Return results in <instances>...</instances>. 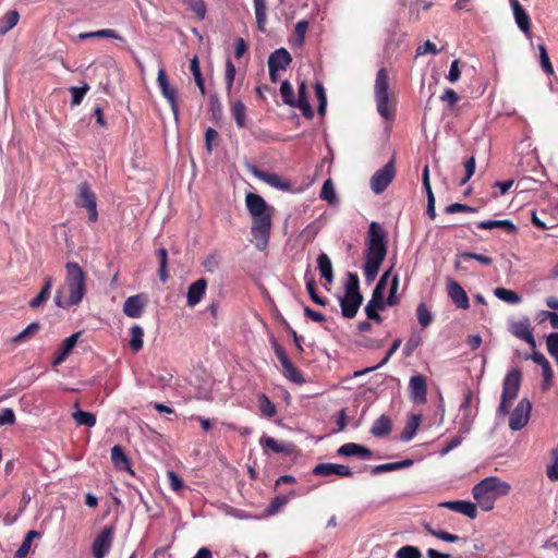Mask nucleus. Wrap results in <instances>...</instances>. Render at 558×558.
Instances as JSON below:
<instances>
[{
  "label": "nucleus",
  "instance_id": "1",
  "mask_svg": "<svg viewBox=\"0 0 558 558\" xmlns=\"http://www.w3.org/2000/svg\"><path fill=\"white\" fill-rule=\"evenodd\" d=\"M245 205L252 217L251 234L255 240V246L263 251L269 241L272 208L260 195L255 193L246 195Z\"/></svg>",
  "mask_w": 558,
  "mask_h": 558
},
{
  "label": "nucleus",
  "instance_id": "2",
  "mask_svg": "<svg viewBox=\"0 0 558 558\" xmlns=\"http://www.w3.org/2000/svg\"><path fill=\"white\" fill-rule=\"evenodd\" d=\"M65 281L54 295L58 307L70 308L77 306L86 294V275L83 268L75 262L65 264Z\"/></svg>",
  "mask_w": 558,
  "mask_h": 558
},
{
  "label": "nucleus",
  "instance_id": "3",
  "mask_svg": "<svg viewBox=\"0 0 558 558\" xmlns=\"http://www.w3.org/2000/svg\"><path fill=\"white\" fill-rule=\"evenodd\" d=\"M387 234L383 227L373 221L369 225L368 238L365 250L364 277L367 283L373 282L387 255Z\"/></svg>",
  "mask_w": 558,
  "mask_h": 558
},
{
  "label": "nucleus",
  "instance_id": "4",
  "mask_svg": "<svg viewBox=\"0 0 558 558\" xmlns=\"http://www.w3.org/2000/svg\"><path fill=\"white\" fill-rule=\"evenodd\" d=\"M510 489L509 483L497 476H489L474 485L472 495L482 510L489 511L494 508L496 499L507 496Z\"/></svg>",
  "mask_w": 558,
  "mask_h": 558
},
{
  "label": "nucleus",
  "instance_id": "5",
  "mask_svg": "<svg viewBox=\"0 0 558 558\" xmlns=\"http://www.w3.org/2000/svg\"><path fill=\"white\" fill-rule=\"evenodd\" d=\"M389 77L387 70L381 68L376 74L374 85V96L379 116L386 120H391L396 113V107L389 99Z\"/></svg>",
  "mask_w": 558,
  "mask_h": 558
},
{
  "label": "nucleus",
  "instance_id": "6",
  "mask_svg": "<svg viewBox=\"0 0 558 558\" xmlns=\"http://www.w3.org/2000/svg\"><path fill=\"white\" fill-rule=\"evenodd\" d=\"M522 381V372L519 368L509 371L502 381V392L500 397V403L498 407V413L500 415H507L509 410L517 399Z\"/></svg>",
  "mask_w": 558,
  "mask_h": 558
},
{
  "label": "nucleus",
  "instance_id": "7",
  "mask_svg": "<svg viewBox=\"0 0 558 558\" xmlns=\"http://www.w3.org/2000/svg\"><path fill=\"white\" fill-rule=\"evenodd\" d=\"M392 268H389L387 271L378 280L375 289L373 290L372 298L365 306V314L368 319L375 320L377 323H381L383 318L378 314V310H384L386 301H384V292L387 287L388 278L391 274Z\"/></svg>",
  "mask_w": 558,
  "mask_h": 558
},
{
  "label": "nucleus",
  "instance_id": "8",
  "mask_svg": "<svg viewBox=\"0 0 558 558\" xmlns=\"http://www.w3.org/2000/svg\"><path fill=\"white\" fill-rule=\"evenodd\" d=\"M75 204L78 207H83V208L87 209L88 220L90 222L97 221V219H98L97 198H96V194L92 190L88 182L84 181L77 185Z\"/></svg>",
  "mask_w": 558,
  "mask_h": 558
},
{
  "label": "nucleus",
  "instance_id": "9",
  "mask_svg": "<svg viewBox=\"0 0 558 558\" xmlns=\"http://www.w3.org/2000/svg\"><path fill=\"white\" fill-rule=\"evenodd\" d=\"M396 175L393 158L383 168L378 169L371 179V189L375 194H381L391 183Z\"/></svg>",
  "mask_w": 558,
  "mask_h": 558
},
{
  "label": "nucleus",
  "instance_id": "10",
  "mask_svg": "<svg viewBox=\"0 0 558 558\" xmlns=\"http://www.w3.org/2000/svg\"><path fill=\"white\" fill-rule=\"evenodd\" d=\"M532 411V403L523 398L519 401L509 417V428L513 432L521 430L529 422Z\"/></svg>",
  "mask_w": 558,
  "mask_h": 558
},
{
  "label": "nucleus",
  "instance_id": "11",
  "mask_svg": "<svg viewBox=\"0 0 558 558\" xmlns=\"http://www.w3.org/2000/svg\"><path fill=\"white\" fill-rule=\"evenodd\" d=\"M114 537V527L105 526L101 532L95 537L92 554L94 558H105L109 553Z\"/></svg>",
  "mask_w": 558,
  "mask_h": 558
},
{
  "label": "nucleus",
  "instance_id": "12",
  "mask_svg": "<svg viewBox=\"0 0 558 558\" xmlns=\"http://www.w3.org/2000/svg\"><path fill=\"white\" fill-rule=\"evenodd\" d=\"M157 83L161 90L162 96L170 104L174 118L178 119L179 106L177 101V90L169 84L168 76L163 68H159L158 70Z\"/></svg>",
  "mask_w": 558,
  "mask_h": 558
},
{
  "label": "nucleus",
  "instance_id": "13",
  "mask_svg": "<svg viewBox=\"0 0 558 558\" xmlns=\"http://www.w3.org/2000/svg\"><path fill=\"white\" fill-rule=\"evenodd\" d=\"M509 330L514 337L525 341L532 349L536 348V341L534 339L529 318L511 323Z\"/></svg>",
  "mask_w": 558,
  "mask_h": 558
},
{
  "label": "nucleus",
  "instance_id": "14",
  "mask_svg": "<svg viewBox=\"0 0 558 558\" xmlns=\"http://www.w3.org/2000/svg\"><path fill=\"white\" fill-rule=\"evenodd\" d=\"M447 292L452 303L462 310H468L470 307L469 296L465 290L454 281L453 279H447Z\"/></svg>",
  "mask_w": 558,
  "mask_h": 558
},
{
  "label": "nucleus",
  "instance_id": "15",
  "mask_svg": "<svg viewBox=\"0 0 558 558\" xmlns=\"http://www.w3.org/2000/svg\"><path fill=\"white\" fill-rule=\"evenodd\" d=\"M252 174L258 180L269 184L270 186L281 190L288 191L291 189V183L289 181H284L279 174L274 172H266L257 169L256 167H252Z\"/></svg>",
  "mask_w": 558,
  "mask_h": 558
},
{
  "label": "nucleus",
  "instance_id": "16",
  "mask_svg": "<svg viewBox=\"0 0 558 558\" xmlns=\"http://www.w3.org/2000/svg\"><path fill=\"white\" fill-rule=\"evenodd\" d=\"M313 474L318 476L338 475L341 477H351L352 470L343 464L319 463L313 469Z\"/></svg>",
  "mask_w": 558,
  "mask_h": 558
},
{
  "label": "nucleus",
  "instance_id": "17",
  "mask_svg": "<svg viewBox=\"0 0 558 558\" xmlns=\"http://www.w3.org/2000/svg\"><path fill=\"white\" fill-rule=\"evenodd\" d=\"M341 314L344 318L352 319L355 317L362 302V294H344L340 298Z\"/></svg>",
  "mask_w": 558,
  "mask_h": 558
},
{
  "label": "nucleus",
  "instance_id": "18",
  "mask_svg": "<svg viewBox=\"0 0 558 558\" xmlns=\"http://www.w3.org/2000/svg\"><path fill=\"white\" fill-rule=\"evenodd\" d=\"M409 391L413 401L425 402L427 396L426 378L423 375L412 376L409 383Z\"/></svg>",
  "mask_w": 558,
  "mask_h": 558
},
{
  "label": "nucleus",
  "instance_id": "19",
  "mask_svg": "<svg viewBox=\"0 0 558 558\" xmlns=\"http://www.w3.org/2000/svg\"><path fill=\"white\" fill-rule=\"evenodd\" d=\"M259 442L265 450H270L275 453H283L286 456H290L295 450V446L293 444L279 441L270 436H263Z\"/></svg>",
  "mask_w": 558,
  "mask_h": 558
},
{
  "label": "nucleus",
  "instance_id": "20",
  "mask_svg": "<svg viewBox=\"0 0 558 558\" xmlns=\"http://www.w3.org/2000/svg\"><path fill=\"white\" fill-rule=\"evenodd\" d=\"M146 305V300L143 294H135L128 298L123 305V312L128 317L138 318L142 316Z\"/></svg>",
  "mask_w": 558,
  "mask_h": 558
},
{
  "label": "nucleus",
  "instance_id": "21",
  "mask_svg": "<svg viewBox=\"0 0 558 558\" xmlns=\"http://www.w3.org/2000/svg\"><path fill=\"white\" fill-rule=\"evenodd\" d=\"M439 506L462 513L470 519H475L477 517L476 505L468 500L444 501L439 504Z\"/></svg>",
  "mask_w": 558,
  "mask_h": 558
},
{
  "label": "nucleus",
  "instance_id": "22",
  "mask_svg": "<svg viewBox=\"0 0 558 558\" xmlns=\"http://www.w3.org/2000/svg\"><path fill=\"white\" fill-rule=\"evenodd\" d=\"M207 288V281L204 278L191 283L187 289L186 303L189 306H195L203 299Z\"/></svg>",
  "mask_w": 558,
  "mask_h": 558
},
{
  "label": "nucleus",
  "instance_id": "23",
  "mask_svg": "<svg viewBox=\"0 0 558 558\" xmlns=\"http://www.w3.org/2000/svg\"><path fill=\"white\" fill-rule=\"evenodd\" d=\"M293 107L299 108L306 119H312L314 116L313 108L307 98V86L305 82H302L299 85L298 98L295 99Z\"/></svg>",
  "mask_w": 558,
  "mask_h": 558
},
{
  "label": "nucleus",
  "instance_id": "24",
  "mask_svg": "<svg viewBox=\"0 0 558 558\" xmlns=\"http://www.w3.org/2000/svg\"><path fill=\"white\" fill-rule=\"evenodd\" d=\"M291 62V54L286 48L275 50L268 58V66L277 70H286Z\"/></svg>",
  "mask_w": 558,
  "mask_h": 558
},
{
  "label": "nucleus",
  "instance_id": "25",
  "mask_svg": "<svg viewBox=\"0 0 558 558\" xmlns=\"http://www.w3.org/2000/svg\"><path fill=\"white\" fill-rule=\"evenodd\" d=\"M337 453L343 457L360 456L362 459H368L372 457V451L368 448L355 442H347L342 445L337 450Z\"/></svg>",
  "mask_w": 558,
  "mask_h": 558
},
{
  "label": "nucleus",
  "instance_id": "26",
  "mask_svg": "<svg viewBox=\"0 0 558 558\" xmlns=\"http://www.w3.org/2000/svg\"><path fill=\"white\" fill-rule=\"evenodd\" d=\"M111 461L116 469L120 471H126L130 474L134 475V472L130 465V460L128 456L124 453L121 446L117 445L111 448Z\"/></svg>",
  "mask_w": 558,
  "mask_h": 558
},
{
  "label": "nucleus",
  "instance_id": "27",
  "mask_svg": "<svg viewBox=\"0 0 558 558\" xmlns=\"http://www.w3.org/2000/svg\"><path fill=\"white\" fill-rule=\"evenodd\" d=\"M511 3H512L514 20H515L518 27L520 28L521 32L529 35L530 31H531V19L529 16L527 12L525 11V9H523V7L520 4V2H511Z\"/></svg>",
  "mask_w": 558,
  "mask_h": 558
},
{
  "label": "nucleus",
  "instance_id": "28",
  "mask_svg": "<svg viewBox=\"0 0 558 558\" xmlns=\"http://www.w3.org/2000/svg\"><path fill=\"white\" fill-rule=\"evenodd\" d=\"M52 286H53V279L52 277L50 276H47L45 277L44 279V286L40 290V292L29 301V306L32 308H38L40 307L44 303L47 302V300L49 299L50 296V293H51V289H52Z\"/></svg>",
  "mask_w": 558,
  "mask_h": 558
},
{
  "label": "nucleus",
  "instance_id": "29",
  "mask_svg": "<svg viewBox=\"0 0 558 558\" xmlns=\"http://www.w3.org/2000/svg\"><path fill=\"white\" fill-rule=\"evenodd\" d=\"M317 266L322 278L326 280L328 284L333 281V269L329 256L326 253H320L317 257Z\"/></svg>",
  "mask_w": 558,
  "mask_h": 558
},
{
  "label": "nucleus",
  "instance_id": "30",
  "mask_svg": "<svg viewBox=\"0 0 558 558\" xmlns=\"http://www.w3.org/2000/svg\"><path fill=\"white\" fill-rule=\"evenodd\" d=\"M295 496V493L293 490L289 492V494L283 496H277L275 497L270 504L265 509V515L270 517L279 512L289 501L291 498Z\"/></svg>",
  "mask_w": 558,
  "mask_h": 558
},
{
  "label": "nucleus",
  "instance_id": "31",
  "mask_svg": "<svg viewBox=\"0 0 558 558\" xmlns=\"http://www.w3.org/2000/svg\"><path fill=\"white\" fill-rule=\"evenodd\" d=\"M477 227L480 229H494V228H502L508 233H515L518 228L515 225L508 220H485L477 223Z\"/></svg>",
  "mask_w": 558,
  "mask_h": 558
},
{
  "label": "nucleus",
  "instance_id": "32",
  "mask_svg": "<svg viewBox=\"0 0 558 558\" xmlns=\"http://www.w3.org/2000/svg\"><path fill=\"white\" fill-rule=\"evenodd\" d=\"M391 432V420L387 415H380L373 424L371 434L375 437H383Z\"/></svg>",
  "mask_w": 558,
  "mask_h": 558
},
{
  "label": "nucleus",
  "instance_id": "33",
  "mask_svg": "<svg viewBox=\"0 0 558 558\" xmlns=\"http://www.w3.org/2000/svg\"><path fill=\"white\" fill-rule=\"evenodd\" d=\"M421 423V416L412 414L400 435L402 441H410L416 434Z\"/></svg>",
  "mask_w": 558,
  "mask_h": 558
},
{
  "label": "nucleus",
  "instance_id": "34",
  "mask_svg": "<svg viewBox=\"0 0 558 558\" xmlns=\"http://www.w3.org/2000/svg\"><path fill=\"white\" fill-rule=\"evenodd\" d=\"M20 20V13L16 10L8 11L4 16L0 20V36H4L11 31Z\"/></svg>",
  "mask_w": 558,
  "mask_h": 558
},
{
  "label": "nucleus",
  "instance_id": "35",
  "mask_svg": "<svg viewBox=\"0 0 558 558\" xmlns=\"http://www.w3.org/2000/svg\"><path fill=\"white\" fill-rule=\"evenodd\" d=\"M231 114L239 129L246 128V107L241 100H236L232 104Z\"/></svg>",
  "mask_w": 558,
  "mask_h": 558
},
{
  "label": "nucleus",
  "instance_id": "36",
  "mask_svg": "<svg viewBox=\"0 0 558 558\" xmlns=\"http://www.w3.org/2000/svg\"><path fill=\"white\" fill-rule=\"evenodd\" d=\"M39 537H40L39 532H37L35 530L28 531L27 534L25 535L20 548L16 550L14 558H26V556L28 555V553L31 550L33 539L39 538Z\"/></svg>",
  "mask_w": 558,
  "mask_h": 558
},
{
  "label": "nucleus",
  "instance_id": "37",
  "mask_svg": "<svg viewBox=\"0 0 558 558\" xmlns=\"http://www.w3.org/2000/svg\"><path fill=\"white\" fill-rule=\"evenodd\" d=\"M80 39H88V38H113L118 40H122V37L113 29H99L95 32L81 33L78 35Z\"/></svg>",
  "mask_w": 558,
  "mask_h": 558
},
{
  "label": "nucleus",
  "instance_id": "38",
  "mask_svg": "<svg viewBox=\"0 0 558 558\" xmlns=\"http://www.w3.org/2000/svg\"><path fill=\"white\" fill-rule=\"evenodd\" d=\"M72 417L77 425L93 427L96 424V416L92 412L77 409L73 412Z\"/></svg>",
  "mask_w": 558,
  "mask_h": 558
},
{
  "label": "nucleus",
  "instance_id": "39",
  "mask_svg": "<svg viewBox=\"0 0 558 558\" xmlns=\"http://www.w3.org/2000/svg\"><path fill=\"white\" fill-rule=\"evenodd\" d=\"M282 369L284 377L291 380L292 383L299 385L305 383V379L302 376L301 372L298 369V367L294 366V364L291 361L287 362V364H283Z\"/></svg>",
  "mask_w": 558,
  "mask_h": 558
},
{
  "label": "nucleus",
  "instance_id": "40",
  "mask_svg": "<svg viewBox=\"0 0 558 558\" xmlns=\"http://www.w3.org/2000/svg\"><path fill=\"white\" fill-rule=\"evenodd\" d=\"M130 347L134 352H138L143 349V337L144 330L141 326L134 325L131 330Z\"/></svg>",
  "mask_w": 558,
  "mask_h": 558
},
{
  "label": "nucleus",
  "instance_id": "41",
  "mask_svg": "<svg viewBox=\"0 0 558 558\" xmlns=\"http://www.w3.org/2000/svg\"><path fill=\"white\" fill-rule=\"evenodd\" d=\"M494 294L499 300L510 304H518L521 302V296L518 293L506 288H496L494 290Z\"/></svg>",
  "mask_w": 558,
  "mask_h": 558
},
{
  "label": "nucleus",
  "instance_id": "42",
  "mask_svg": "<svg viewBox=\"0 0 558 558\" xmlns=\"http://www.w3.org/2000/svg\"><path fill=\"white\" fill-rule=\"evenodd\" d=\"M39 328H40V325L38 323H32L25 329H23L21 332H19L16 336H14L11 339V341L14 343L27 341L39 330Z\"/></svg>",
  "mask_w": 558,
  "mask_h": 558
},
{
  "label": "nucleus",
  "instance_id": "43",
  "mask_svg": "<svg viewBox=\"0 0 558 558\" xmlns=\"http://www.w3.org/2000/svg\"><path fill=\"white\" fill-rule=\"evenodd\" d=\"M344 294H361L360 292V279L354 272L349 271L347 274V281L344 284Z\"/></svg>",
  "mask_w": 558,
  "mask_h": 558
},
{
  "label": "nucleus",
  "instance_id": "44",
  "mask_svg": "<svg viewBox=\"0 0 558 558\" xmlns=\"http://www.w3.org/2000/svg\"><path fill=\"white\" fill-rule=\"evenodd\" d=\"M401 342H402L401 339H396L392 342V344H391L390 349L388 350V352L386 353L385 357L383 359V361L378 365L373 366V367H367V368H365L364 371H361V372H355L354 375L359 376V375L365 374L367 372L377 369V368L381 367L383 365H385L389 361V359L392 356V354H395V352L400 348Z\"/></svg>",
  "mask_w": 558,
  "mask_h": 558
},
{
  "label": "nucleus",
  "instance_id": "45",
  "mask_svg": "<svg viewBox=\"0 0 558 558\" xmlns=\"http://www.w3.org/2000/svg\"><path fill=\"white\" fill-rule=\"evenodd\" d=\"M236 69L232 61L230 59H227L226 61V72H225V80H226V89L227 95L230 96L234 80H235Z\"/></svg>",
  "mask_w": 558,
  "mask_h": 558
},
{
  "label": "nucleus",
  "instance_id": "46",
  "mask_svg": "<svg viewBox=\"0 0 558 558\" xmlns=\"http://www.w3.org/2000/svg\"><path fill=\"white\" fill-rule=\"evenodd\" d=\"M258 401H259V410L263 415H265L267 417H272L276 415V413H277L276 405L270 401V399L266 395L262 393L258 397Z\"/></svg>",
  "mask_w": 558,
  "mask_h": 558
},
{
  "label": "nucleus",
  "instance_id": "47",
  "mask_svg": "<svg viewBox=\"0 0 558 558\" xmlns=\"http://www.w3.org/2000/svg\"><path fill=\"white\" fill-rule=\"evenodd\" d=\"M190 68H191V72L193 74V77L195 80L197 87L199 88L202 95H205V83H204V78H203V75H202V72L199 69V63H198L197 57H194L191 60Z\"/></svg>",
  "mask_w": 558,
  "mask_h": 558
},
{
  "label": "nucleus",
  "instance_id": "48",
  "mask_svg": "<svg viewBox=\"0 0 558 558\" xmlns=\"http://www.w3.org/2000/svg\"><path fill=\"white\" fill-rule=\"evenodd\" d=\"M416 317L423 328L429 326L433 322V315L424 303H420L416 308Z\"/></svg>",
  "mask_w": 558,
  "mask_h": 558
},
{
  "label": "nucleus",
  "instance_id": "49",
  "mask_svg": "<svg viewBox=\"0 0 558 558\" xmlns=\"http://www.w3.org/2000/svg\"><path fill=\"white\" fill-rule=\"evenodd\" d=\"M320 198L330 204L337 203V195L335 192L333 183L330 179L326 180L320 191Z\"/></svg>",
  "mask_w": 558,
  "mask_h": 558
},
{
  "label": "nucleus",
  "instance_id": "50",
  "mask_svg": "<svg viewBox=\"0 0 558 558\" xmlns=\"http://www.w3.org/2000/svg\"><path fill=\"white\" fill-rule=\"evenodd\" d=\"M280 94H281V97H282V101L286 105H288L290 107L294 106L295 98H294L293 87H292V85L290 84L289 81H283L281 83Z\"/></svg>",
  "mask_w": 558,
  "mask_h": 558
},
{
  "label": "nucleus",
  "instance_id": "51",
  "mask_svg": "<svg viewBox=\"0 0 558 558\" xmlns=\"http://www.w3.org/2000/svg\"><path fill=\"white\" fill-rule=\"evenodd\" d=\"M538 51H539L541 66H542L543 71L549 75L554 74V68L550 62V59H549V56H548L545 45H543V44L538 45Z\"/></svg>",
  "mask_w": 558,
  "mask_h": 558
},
{
  "label": "nucleus",
  "instance_id": "52",
  "mask_svg": "<svg viewBox=\"0 0 558 558\" xmlns=\"http://www.w3.org/2000/svg\"><path fill=\"white\" fill-rule=\"evenodd\" d=\"M306 290L315 304L320 306H325L327 304V300L318 295L316 291V283L313 278H308L306 280Z\"/></svg>",
  "mask_w": 558,
  "mask_h": 558
},
{
  "label": "nucleus",
  "instance_id": "53",
  "mask_svg": "<svg viewBox=\"0 0 558 558\" xmlns=\"http://www.w3.org/2000/svg\"><path fill=\"white\" fill-rule=\"evenodd\" d=\"M266 2H255V15L257 22V28L260 32H265L266 25Z\"/></svg>",
  "mask_w": 558,
  "mask_h": 558
},
{
  "label": "nucleus",
  "instance_id": "54",
  "mask_svg": "<svg viewBox=\"0 0 558 558\" xmlns=\"http://www.w3.org/2000/svg\"><path fill=\"white\" fill-rule=\"evenodd\" d=\"M396 558H421V550L412 545H407L397 550Z\"/></svg>",
  "mask_w": 558,
  "mask_h": 558
},
{
  "label": "nucleus",
  "instance_id": "55",
  "mask_svg": "<svg viewBox=\"0 0 558 558\" xmlns=\"http://www.w3.org/2000/svg\"><path fill=\"white\" fill-rule=\"evenodd\" d=\"M89 90V85L87 83H84L82 86H74L71 88L72 94V106H78L86 93Z\"/></svg>",
  "mask_w": 558,
  "mask_h": 558
},
{
  "label": "nucleus",
  "instance_id": "56",
  "mask_svg": "<svg viewBox=\"0 0 558 558\" xmlns=\"http://www.w3.org/2000/svg\"><path fill=\"white\" fill-rule=\"evenodd\" d=\"M81 336V331L74 332L71 336L66 337L61 344V351L63 354H69L72 352L73 348L76 345L77 340Z\"/></svg>",
  "mask_w": 558,
  "mask_h": 558
},
{
  "label": "nucleus",
  "instance_id": "57",
  "mask_svg": "<svg viewBox=\"0 0 558 558\" xmlns=\"http://www.w3.org/2000/svg\"><path fill=\"white\" fill-rule=\"evenodd\" d=\"M546 345L548 353L555 359L558 360V331L551 332L546 338Z\"/></svg>",
  "mask_w": 558,
  "mask_h": 558
},
{
  "label": "nucleus",
  "instance_id": "58",
  "mask_svg": "<svg viewBox=\"0 0 558 558\" xmlns=\"http://www.w3.org/2000/svg\"><path fill=\"white\" fill-rule=\"evenodd\" d=\"M398 288H399V277L398 275H396L393 278H392V281H391V284H390V289H389V295L386 300V304L388 306H393L398 303L399 299L397 296V291H398Z\"/></svg>",
  "mask_w": 558,
  "mask_h": 558
},
{
  "label": "nucleus",
  "instance_id": "59",
  "mask_svg": "<svg viewBox=\"0 0 558 558\" xmlns=\"http://www.w3.org/2000/svg\"><path fill=\"white\" fill-rule=\"evenodd\" d=\"M187 10L194 13L195 17L198 21H203L206 16V5L205 2H186Z\"/></svg>",
  "mask_w": 558,
  "mask_h": 558
},
{
  "label": "nucleus",
  "instance_id": "60",
  "mask_svg": "<svg viewBox=\"0 0 558 558\" xmlns=\"http://www.w3.org/2000/svg\"><path fill=\"white\" fill-rule=\"evenodd\" d=\"M445 211L447 214H456V213H476L477 209L475 207H472V206H469V205H465V204H461V203H453V204H450L449 206H447L445 208Z\"/></svg>",
  "mask_w": 558,
  "mask_h": 558
},
{
  "label": "nucleus",
  "instance_id": "61",
  "mask_svg": "<svg viewBox=\"0 0 558 558\" xmlns=\"http://www.w3.org/2000/svg\"><path fill=\"white\" fill-rule=\"evenodd\" d=\"M460 258H468V259H475L478 263L489 266L493 264V258L483 254L477 253H471V252H463L460 253Z\"/></svg>",
  "mask_w": 558,
  "mask_h": 558
},
{
  "label": "nucleus",
  "instance_id": "62",
  "mask_svg": "<svg viewBox=\"0 0 558 558\" xmlns=\"http://www.w3.org/2000/svg\"><path fill=\"white\" fill-rule=\"evenodd\" d=\"M167 477H168L170 487L174 492H180L184 487V482L181 480V477L174 471H168Z\"/></svg>",
  "mask_w": 558,
  "mask_h": 558
},
{
  "label": "nucleus",
  "instance_id": "63",
  "mask_svg": "<svg viewBox=\"0 0 558 558\" xmlns=\"http://www.w3.org/2000/svg\"><path fill=\"white\" fill-rule=\"evenodd\" d=\"M14 423H15L14 411L10 408L1 409L0 410V426L12 425Z\"/></svg>",
  "mask_w": 558,
  "mask_h": 558
},
{
  "label": "nucleus",
  "instance_id": "64",
  "mask_svg": "<svg viewBox=\"0 0 558 558\" xmlns=\"http://www.w3.org/2000/svg\"><path fill=\"white\" fill-rule=\"evenodd\" d=\"M440 100L447 102L449 108H453L459 101V96L452 88H447L440 96Z\"/></svg>",
  "mask_w": 558,
  "mask_h": 558
}]
</instances>
